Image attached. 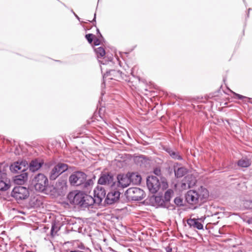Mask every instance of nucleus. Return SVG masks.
<instances>
[{"instance_id":"nucleus-1","label":"nucleus","mask_w":252,"mask_h":252,"mask_svg":"<svg viewBox=\"0 0 252 252\" xmlns=\"http://www.w3.org/2000/svg\"><path fill=\"white\" fill-rule=\"evenodd\" d=\"M208 196V190L202 187L196 190L190 189V209L197 208L206 201Z\"/></svg>"},{"instance_id":"nucleus-2","label":"nucleus","mask_w":252,"mask_h":252,"mask_svg":"<svg viewBox=\"0 0 252 252\" xmlns=\"http://www.w3.org/2000/svg\"><path fill=\"white\" fill-rule=\"evenodd\" d=\"M32 184L36 190L43 192L49 186L47 177L43 174L39 173L32 180Z\"/></svg>"},{"instance_id":"nucleus-3","label":"nucleus","mask_w":252,"mask_h":252,"mask_svg":"<svg viewBox=\"0 0 252 252\" xmlns=\"http://www.w3.org/2000/svg\"><path fill=\"white\" fill-rule=\"evenodd\" d=\"M87 175L83 172L78 171L72 174L69 178V181L72 185L80 186L84 184V186L89 185L88 182H86Z\"/></svg>"},{"instance_id":"nucleus-4","label":"nucleus","mask_w":252,"mask_h":252,"mask_svg":"<svg viewBox=\"0 0 252 252\" xmlns=\"http://www.w3.org/2000/svg\"><path fill=\"white\" fill-rule=\"evenodd\" d=\"M30 195L29 189L23 186H17L14 188L11 192V196L17 201L27 199Z\"/></svg>"},{"instance_id":"nucleus-5","label":"nucleus","mask_w":252,"mask_h":252,"mask_svg":"<svg viewBox=\"0 0 252 252\" xmlns=\"http://www.w3.org/2000/svg\"><path fill=\"white\" fill-rule=\"evenodd\" d=\"M126 193L128 197L133 200H141L145 196L143 190L138 188H129L127 190Z\"/></svg>"},{"instance_id":"nucleus-6","label":"nucleus","mask_w":252,"mask_h":252,"mask_svg":"<svg viewBox=\"0 0 252 252\" xmlns=\"http://www.w3.org/2000/svg\"><path fill=\"white\" fill-rule=\"evenodd\" d=\"M147 186L151 193H155L159 190L160 184L157 177L151 176L147 179Z\"/></svg>"},{"instance_id":"nucleus-7","label":"nucleus","mask_w":252,"mask_h":252,"mask_svg":"<svg viewBox=\"0 0 252 252\" xmlns=\"http://www.w3.org/2000/svg\"><path fill=\"white\" fill-rule=\"evenodd\" d=\"M68 165L63 163H59L57 164L52 169L50 174V179L51 180H55L61 174L67 170Z\"/></svg>"},{"instance_id":"nucleus-8","label":"nucleus","mask_w":252,"mask_h":252,"mask_svg":"<svg viewBox=\"0 0 252 252\" xmlns=\"http://www.w3.org/2000/svg\"><path fill=\"white\" fill-rule=\"evenodd\" d=\"M84 194L81 192L73 191L67 195V198L71 204L82 206Z\"/></svg>"},{"instance_id":"nucleus-9","label":"nucleus","mask_w":252,"mask_h":252,"mask_svg":"<svg viewBox=\"0 0 252 252\" xmlns=\"http://www.w3.org/2000/svg\"><path fill=\"white\" fill-rule=\"evenodd\" d=\"M94 198L97 204H99L106 195L105 190L101 186H97L94 189Z\"/></svg>"},{"instance_id":"nucleus-10","label":"nucleus","mask_w":252,"mask_h":252,"mask_svg":"<svg viewBox=\"0 0 252 252\" xmlns=\"http://www.w3.org/2000/svg\"><path fill=\"white\" fill-rule=\"evenodd\" d=\"M118 186L124 188L128 186L131 180L129 179L128 174L126 175L120 174L117 176Z\"/></svg>"},{"instance_id":"nucleus-11","label":"nucleus","mask_w":252,"mask_h":252,"mask_svg":"<svg viewBox=\"0 0 252 252\" xmlns=\"http://www.w3.org/2000/svg\"><path fill=\"white\" fill-rule=\"evenodd\" d=\"M106 80H115L119 81L122 78V73L119 70H111L104 74Z\"/></svg>"},{"instance_id":"nucleus-12","label":"nucleus","mask_w":252,"mask_h":252,"mask_svg":"<svg viewBox=\"0 0 252 252\" xmlns=\"http://www.w3.org/2000/svg\"><path fill=\"white\" fill-rule=\"evenodd\" d=\"M27 168L25 162H16L11 164L10 169L11 171L14 172H19L24 171Z\"/></svg>"},{"instance_id":"nucleus-13","label":"nucleus","mask_w":252,"mask_h":252,"mask_svg":"<svg viewBox=\"0 0 252 252\" xmlns=\"http://www.w3.org/2000/svg\"><path fill=\"white\" fill-rule=\"evenodd\" d=\"M204 219H191L190 218V228H196L200 230L203 228L202 222H204Z\"/></svg>"},{"instance_id":"nucleus-14","label":"nucleus","mask_w":252,"mask_h":252,"mask_svg":"<svg viewBox=\"0 0 252 252\" xmlns=\"http://www.w3.org/2000/svg\"><path fill=\"white\" fill-rule=\"evenodd\" d=\"M120 195V193L118 191L113 190L109 192L107 195V202L108 204H112L114 202L117 201Z\"/></svg>"},{"instance_id":"nucleus-15","label":"nucleus","mask_w":252,"mask_h":252,"mask_svg":"<svg viewBox=\"0 0 252 252\" xmlns=\"http://www.w3.org/2000/svg\"><path fill=\"white\" fill-rule=\"evenodd\" d=\"M94 203L96 204V200L94 197L84 194L83 202H82V207H88L93 205Z\"/></svg>"},{"instance_id":"nucleus-16","label":"nucleus","mask_w":252,"mask_h":252,"mask_svg":"<svg viewBox=\"0 0 252 252\" xmlns=\"http://www.w3.org/2000/svg\"><path fill=\"white\" fill-rule=\"evenodd\" d=\"M175 175L177 178L183 177L187 172V169L180 166L177 163L174 165Z\"/></svg>"},{"instance_id":"nucleus-17","label":"nucleus","mask_w":252,"mask_h":252,"mask_svg":"<svg viewBox=\"0 0 252 252\" xmlns=\"http://www.w3.org/2000/svg\"><path fill=\"white\" fill-rule=\"evenodd\" d=\"M129 179L131 180V182H132L133 184L138 185L140 184L142 178L140 175H139L137 172L129 173L128 174Z\"/></svg>"},{"instance_id":"nucleus-18","label":"nucleus","mask_w":252,"mask_h":252,"mask_svg":"<svg viewBox=\"0 0 252 252\" xmlns=\"http://www.w3.org/2000/svg\"><path fill=\"white\" fill-rule=\"evenodd\" d=\"M43 163V162L39 161L37 159L32 160L30 164V170L32 172H35L41 167Z\"/></svg>"},{"instance_id":"nucleus-19","label":"nucleus","mask_w":252,"mask_h":252,"mask_svg":"<svg viewBox=\"0 0 252 252\" xmlns=\"http://www.w3.org/2000/svg\"><path fill=\"white\" fill-rule=\"evenodd\" d=\"M112 180V177L109 175H103L99 179L98 181V184L101 186L102 185L108 184L110 181Z\"/></svg>"},{"instance_id":"nucleus-20","label":"nucleus","mask_w":252,"mask_h":252,"mask_svg":"<svg viewBox=\"0 0 252 252\" xmlns=\"http://www.w3.org/2000/svg\"><path fill=\"white\" fill-rule=\"evenodd\" d=\"M27 178V175L26 173L23 174L15 177L14 182L16 184L18 185H22L24 184L25 180Z\"/></svg>"},{"instance_id":"nucleus-21","label":"nucleus","mask_w":252,"mask_h":252,"mask_svg":"<svg viewBox=\"0 0 252 252\" xmlns=\"http://www.w3.org/2000/svg\"><path fill=\"white\" fill-rule=\"evenodd\" d=\"M238 165L242 167H248L251 164V161L247 158H242L237 162Z\"/></svg>"},{"instance_id":"nucleus-22","label":"nucleus","mask_w":252,"mask_h":252,"mask_svg":"<svg viewBox=\"0 0 252 252\" xmlns=\"http://www.w3.org/2000/svg\"><path fill=\"white\" fill-rule=\"evenodd\" d=\"M95 51L98 58H101L104 57L105 55V51L104 49L102 47H99L95 49Z\"/></svg>"},{"instance_id":"nucleus-23","label":"nucleus","mask_w":252,"mask_h":252,"mask_svg":"<svg viewBox=\"0 0 252 252\" xmlns=\"http://www.w3.org/2000/svg\"><path fill=\"white\" fill-rule=\"evenodd\" d=\"M168 153H169V155L174 159H181L182 158L181 156L177 152H175L171 150H169L168 151Z\"/></svg>"},{"instance_id":"nucleus-24","label":"nucleus","mask_w":252,"mask_h":252,"mask_svg":"<svg viewBox=\"0 0 252 252\" xmlns=\"http://www.w3.org/2000/svg\"><path fill=\"white\" fill-rule=\"evenodd\" d=\"M10 187L8 183L0 179V190L5 191L7 190Z\"/></svg>"},{"instance_id":"nucleus-25","label":"nucleus","mask_w":252,"mask_h":252,"mask_svg":"<svg viewBox=\"0 0 252 252\" xmlns=\"http://www.w3.org/2000/svg\"><path fill=\"white\" fill-rule=\"evenodd\" d=\"M173 192L171 189H168L165 192L164 198L166 201H169L170 200Z\"/></svg>"},{"instance_id":"nucleus-26","label":"nucleus","mask_w":252,"mask_h":252,"mask_svg":"<svg viewBox=\"0 0 252 252\" xmlns=\"http://www.w3.org/2000/svg\"><path fill=\"white\" fill-rule=\"evenodd\" d=\"M243 205L246 209H252V200H245L243 202Z\"/></svg>"},{"instance_id":"nucleus-27","label":"nucleus","mask_w":252,"mask_h":252,"mask_svg":"<svg viewBox=\"0 0 252 252\" xmlns=\"http://www.w3.org/2000/svg\"><path fill=\"white\" fill-rule=\"evenodd\" d=\"M94 35L91 33L87 34L85 36L86 39L88 40L90 43H92L93 40L94 39Z\"/></svg>"},{"instance_id":"nucleus-28","label":"nucleus","mask_w":252,"mask_h":252,"mask_svg":"<svg viewBox=\"0 0 252 252\" xmlns=\"http://www.w3.org/2000/svg\"><path fill=\"white\" fill-rule=\"evenodd\" d=\"M174 202L177 205L181 206L182 205L183 200L179 197H177L175 199Z\"/></svg>"},{"instance_id":"nucleus-29","label":"nucleus","mask_w":252,"mask_h":252,"mask_svg":"<svg viewBox=\"0 0 252 252\" xmlns=\"http://www.w3.org/2000/svg\"><path fill=\"white\" fill-rule=\"evenodd\" d=\"M94 45H98L100 43V40L98 38H95L94 39Z\"/></svg>"},{"instance_id":"nucleus-30","label":"nucleus","mask_w":252,"mask_h":252,"mask_svg":"<svg viewBox=\"0 0 252 252\" xmlns=\"http://www.w3.org/2000/svg\"><path fill=\"white\" fill-rule=\"evenodd\" d=\"M154 173H155L156 175H158V176L160 175V174H161V171H160V170L159 169H158V168L155 169L154 170Z\"/></svg>"},{"instance_id":"nucleus-31","label":"nucleus","mask_w":252,"mask_h":252,"mask_svg":"<svg viewBox=\"0 0 252 252\" xmlns=\"http://www.w3.org/2000/svg\"><path fill=\"white\" fill-rule=\"evenodd\" d=\"M165 250L166 252H172V248L169 245L165 247Z\"/></svg>"},{"instance_id":"nucleus-32","label":"nucleus","mask_w":252,"mask_h":252,"mask_svg":"<svg viewBox=\"0 0 252 252\" xmlns=\"http://www.w3.org/2000/svg\"><path fill=\"white\" fill-rule=\"evenodd\" d=\"M236 95L237 96V97L239 99H242L243 98H246V97L239 94H236Z\"/></svg>"},{"instance_id":"nucleus-33","label":"nucleus","mask_w":252,"mask_h":252,"mask_svg":"<svg viewBox=\"0 0 252 252\" xmlns=\"http://www.w3.org/2000/svg\"><path fill=\"white\" fill-rule=\"evenodd\" d=\"M162 185H163V188L164 189H166V188H167L168 185H167V184L166 182H162Z\"/></svg>"},{"instance_id":"nucleus-34","label":"nucleus","mask_w":252,"mask_h":252,"mask_svg":"<svg viewBox=\"0 0 252 252\" xmlns=\"http://www.w3.org/2000/svg\"><path fill=\"white\" fill-rule=\"evenodd\" d=\"M189 219H187V222L188 224H189Z\"/></svg>"},{"instance_id":"nucleus-35","label":"nucleus","mask_w":252,"mask_h":252,"mask_svg":"<svg viewBox=\"0 0 252 252\" xmlns=\"http://www.w3.org/2000/svg\"><path fill=\"white\" fill-rule=\"evenodd\" d=\"M234 252H242L241 250H237Z\"/></svg>"},{"instance_id":"nucleus-36","label":"nucleus","mask_w":252,"mask_h":252,"mask_svg":"<svg viewBox=\"0 0 252 252\" xmlns=\"http://www.w3.org/2000/svg\"><path fill=\"white\" fill-rule=\"evenodd\" d=\"M70 252H78V251H71Z\"/></svg>"},{"instance_id":"nucleus-37","label":"nucleus","mask_w":252,"mask_h":252,"mask_svg":"<svg viewBox=\"0 0 252 252\" xmlns=\"http://www.w3.org/2000/svg\"><path fill=\"white\" fill-rule=\"evenodd\" d=\"M189 184H190V185H191V181H190V182H189Z\"/></svg>"},{"instance_id":"nucleus-38","label":"nucleus","mask_w":252,"mask_h":252,"mask_svg":"<svg viewBox=\"0 0 252 252\" xmlns=\"http://www.w3.org/2000/svg\"><path fill=\"white\" fill-rule=\"evenodd\" d=\"M3 252H5V251H4Z\"/></svg>"}]
</instances>
